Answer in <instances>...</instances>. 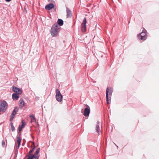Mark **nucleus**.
<instances>
[{"label":"nucleus","instance_id":"f257e3e1","mask_svg":"<svg viewBox=\"0 0 159 159\" xmlns=\"http://www.w3.org/2000/svg\"><path fill=\"white\" fill-rule=\"evenodd\" d=\"M60 31V18L57 20V23L53 25L51 28L50 33L52 37H56Z\"/></svg>","mask_w":159,"mask_h":159},{"label":"nucleus","instance_id":"f03ea898","mask_svg":"<svg viewBox=\"0 0 159 159\" xmlns=\"http://www.w3.org/2000/svg\"><path fill=\"white\" fill-rule=\"evenodd\" d=\"M113 92V89L109 87H107L106 89V98L107 103L109 104L111 101V96Z\"/></svg>","mask_w":159,"mask_h":159},{"label":"nucleus","instance_id":"7ed1b4c3","mask_svg":"<svg viewBox=\"0 0 159 159\" xmlns=\"http://www.w3.org/2000/svg\"><path fill=\"white\" fill-rule=\"evenodd\" d=\"M7 103L5 101H3L0 104V111L4 112L7 109Z\"/></svg>","mask_w":159,"mask_h":159},{"label":"nucleus","instance_id":"20e7f679","mask_svg":"<svg viewBox=\"0 0 159 159\" xmlns=\"http://www.w3.org/2000/svg\"><path fill=\"white\" fill-rule=\"evenodd\" d=\"M139 38L142 40H144L147 38V31L145 29H143L142 32L138 35Z\"/></svg>","mask_w":159,"mask_h":159},{"label":"nucleus","instance_id":"39448f33","mask_svg":"<svg viewBox=\"0 0 159 159\" xmlns=\"http://www.w3.org/2000/svg\"><path fill=\"white\" fill-rule=\"evenodd\" d=\"M86 18H85L81 25V30L82 32H85L86 30Z\"/></svg>","mask_w":159,"mask_h":159},{"label":"nucleus","instance_id":"423d86ee","mask_svg":"<svg viewBox=\"0 0 159 159\" xmlns=\"http://www.w3.org/2000/svg\"><path fill=\"white\" fill-rule=\"evenodd\" d=\"M12 90L14 92L16 93L19 94H21L22 92L20 89L15 86L13 87Z\"/></svg>","mask_w":159,"mask_h":159},{"label":"nucleus","instance_id":"0eeeda50","mask_svg":"<svg viewBox=\"0 0 159 159\" xmlns=\"http://www.w3.org/2000/svg\"><path fill=\"white\" fill-rule=\"evenodd\" d=\"M21 123H22V125H19V127H18L19 131L18 132V133L19 132H20L22 131V129L25 127V123L23 120L21 121Z\"/></svg>","mask_w":159,"mask_h":159},{"label":"nucleus","instance_id":"6e6552de","mask_svg":"<svg viewBox=\"0 0 159 159\" xmlns=\"http://www.w3.org/2000/svg\"><path fill=\"white\" fill-rule=\"evenodd\" d=\"M54 7V5L53 4L50 3L45 6V8L46 10H50L53 8Z\"/></svg>","mask_w":159,"mask_h":159},{"label":"nucleus","instance_id":"1a4fd4ad","mask_svg":"<svg viewBox=\"0 0 159 159\" xmlns=\"http://www.w3.org/2000/svg\"><path fill=\"white\" fill-rule=\"evenodd\" d=\"M90 112V110L89 108H86L84 109V115L85 116H88L89 115Z\"/></svg>","mask_w":159,"mask_h":159},{"label":"nucleus","instance_id":"9d476101","mask_svg":"<svg viewBox=\"0 0 159 159\" xmlns=\"http://www.w3.org/2000/svg\"><path fill=\"white\" fill-rule=\"evenodd\" d=\"M56 97L57 100L60 102V91L58 88L56 90Z\"/></svg>","mask_w":159,"mask_h":159},{"label":"nucleus","instance_id":"9b49d317","mask_svg":"<svg viewBox=\"0 0 159 159\" xmlns=\"http://www.w3.org/2000/svg\"><path fill=\"white\" fill-rule=\"evenodd\" d=\"M19 108L18 107H14V109L13 111L11 116L15 117L16 113L18 111Z\"/></svg>","mask_w":159,"mask_h":159},{"label":"nucleus","instance_id":"f8f14e48","mask_svg":"<svg viewBox=\"0 0 159 159\" xmlns=\"http://www.w3.org/2000/svg\"><path fill=\"white\" fill-rule=\"evenodd\" d=\"M12 98L14 100H17L19 98V94L13 93L12 95Z\"/></svg>","mask_w":159,"mask_h":159},{"label":"nucleus","instance_id":"ddd939ff","mask_svg":"<svg viewBox=\"0 0 159 159\" xmlns=\"http://www.w3.org/2000/svg\"><path fill=\"white\" fill-rule=\"evenodd\" d=\"M25 102L22 99H20L19 101V106L21 109L25 105Z\"/></svg>","mask_w":159,"mask_h":159},{"label":"nucleus","instance_id":"4468645a","mask_svg":"<svg viewBox=\"0 0 159 159\" xmlns=\"http://www.w3.org/2000/svg\"><path fill=\"white\" fill-rule=\"evenodd\" d=\"M66 11H67V15L66 16L68 18L70 17L72 15V13L71 11L68 9H66Z\"/></svg>","mask_w":159,"mask_h":159},{"label":"nucleus","instance_id":"2eb2a0df","mask_svg":"<svg viewBox=\"0 0 159 159\" xmlns=\"http://www.w3.org/2000/svg\"><path fill=\"white\" fill-rule=\"evenodd\" d=\"M96 130L97 131L98 133L99 134V131H100V129L99 127V123L98 122L96 125Z\"/></svg>","mask_w":159,"mask_h":159},{"label":"nucleus","instance_id":"dca6fc26","mask_svg":"<svg viewBox=\"0 0 159 159\" xmlns=\"http://www.w3.org/2000/svg\"><path fill=\"white\" fill-rule=\"evenodd\" d=\"M17 141L18 143H20L21 141V139L19 136H17L16 137Z\"/></svg>","mask_w":159,"mask_h":159},{"label":"nucleus","instance_id":"f3484780","mask_svg":"<svg viewBox=\"0 0 159 159\" xmlns=\"http://www.w3.org/2000/svg\"><path fill=\"white\" fill-rule=\"evenodd\" d=\"M28 157V158L27 159H33L34 158V155H32V154H30V155H27L25 156V157Z\"/></svg>","mask_w":159,"mask_h":159},{"label":"nucleus","instance_id":"a211bd4d","mask_svg":"<svg viewBox=\"0 0 159 159\" xmlns=\"http://www.w3.org/2000/svg\"><path fill=\"white\" fill-rule=\"evenodd\" d=\"M35 148V147L34 146V147L32 148V149L31 150H30V151L28 153V154H29V155H30V154H31V153H32L34 152Z\"/></svg>","mask_w":159,"mask_h":159},{"label":"nucleus","instance_id":"6ab92c4d","mask_svg":"<svg viewBox=\"0 0 159 159\" xmlns=\"http://www.w3.org/2000/svg\"><path fill=\"white\" fill-rule=\"evenodd\" d=\"M40 148H38V149L36 150L35 152V155H36L38 154L39 152Z\"/></svg>","mask_w":159,"mask_h":159},{"label":"nucleus","instance_id":"aec40b11","mask_svg":"<svg viewBox=\"0 0 159 159\" xmlns=\"http://www.w3.org/2000/svg\"><path fill=\"white\" fill-rule=\"evenodd\" d=\"M30 117L31 119L33 120H35V118L34 117V116L33 115H30Z\"/></svg>","mask_w":159,"mask_h":159},{"label":"nucleus","instance_id":"412c9836","mask_svg":"<svg viewBox=\"0 0 159 159\" xmlns=\"http://www.w3.org/2000/svg\"><path fill=\"white\" fill-rule=\"evenodd\" d=\"M32 155H34V159H39V156H36L35 154Z\"/></svg>","mask_w":159,"mask_h":159},{"label":"nucleus","instance_id":"4be33fe9","mask_svg":"<svg viewBox=\"0 0 159 159\" xmlns=\"http://www.w3.org/2000/svg\"><path fill=\"white\" fill-rule=\"evenodd\" d=\"M14 117L10 116V121H11L13 120V118Z\"/></svg>","mask_w":159,"mask_h":159},{"label":"nucleus","instance_id":"5701e85b","mask_svg":"<svg viewBox=\"0 0 159 159\" xmlns=\"http://www.w3.org/2000/svg\"><path fill=\"white\" fill-rule=\"evenodd\" d=\"M63 24V20L60 19V26L62 25Z\"/></svg>","mask_w":159,"mask_h":159},{"label":"nucleus","instance_id":"b1692460","mask_svg":"<svg viewBox=\"0 0 159 159\" xmlns=\"http://www.w3.org/2000/svg\"><path fill=\"white\" fill-rule=\"evenodd\" d=\"M5 142H4V140H2V146L3 147H4L5 145Z\"/></svg>","mask_w":159,"mask_h":159},{"label":"nucleus","instance_id":"393cba45","mask_svg":"<svg viewBox=\"0 0 159 159\" xmlns=\"http://www.w3.org/2000/svg\"><path fill=\"white\" fill-rule=\"evenodd\" d=\"M11 129L12 131H13L15 129V128L14 126L11 127Z\"/></svg>","mask_w":159,"mask_h":159},{"label":"nucleus","instance_id":"a878e982","mask_svg":"<svg viewBox=\"0 0 159 159\" xmlns=\"http://www.w3.org/2000/svg\"><path fill=\"white\" fill-rule=\"evenodd\" d=\"M20 143H18V145L16 147L17 149H18L20 147Z\"/></svg>","mask_w":159,"mask_h":159},{"label":"nucleus","instance_id":"bb28decb","mask_svg":"<svg viewBox=\"0 0 159 159\" xmlns=\"http://www.w3.org/2000/svg\"><path fill=\"white\" fill-rule=\"evenodd\" d=\"M62 100V96L60 93V102H61Z\"/></svg>","mask_w":159,"mask_h":159},{"label":"nucleus","instance_id":"cd10ccee","mask_svg":"<svg viewBox=\"0 0 159 159\" xmlns=\"http://www.w3.org/2000/svg\"><path fill=\"white\" fill-rule=\"evenodd\" d=\"M18 153V150L17 149L16 151H15V153L17 155Z\"/></svg>","mask_w":159,"mask_h":159},{"label":"nucleus","instance_id":"c85d7f7f","mask_svg":"<svg viewBox=\"0 0 159 159\" xmlns=\"http://www.w3.org/2000/svg\"><path fill=\"white\" fill-rule=\"evenodd\" d=\"M10 125L11 126V127L12 126H13V124L12 122H11L10 123Z\"/></svg>","mask_w":159,"mask_h":159},{"label":"nucleus","instance_id":"c756f323","mask_svg":"<svg viewBox=\"0 0 159 159\" xmlns=\"http://www.w3.org/2000/svg\"><path fill=\"white\" fill-rule=\"evenodd\" d=\"M7 2H10L11 0H5Z\"/></svg>","mask_w":159,"mask_h":159},{"label":"nucleus","instance_id":"7c9ffc66","mask_svg":"<svg viewBox=\"0 0 159 159\" xmlns=\"http://www.w3.org/2000/svg\"><path fill=\"white\" fill-rule=\"evenodd\" d=\"M24 144H25V143H22V146H24Z\"/></svg>","mask_w":159,"mask_h":159},{"label":"nucleus","instance_id":"2f4dec72","mask_svg":"<svg viewBox=\"0 0 159 159\" xmlns=\"http://www.w3.org/2000/svg\"><path fill=\"white\" fill-rule=\"evenodd\" d=\"M25 157H25V158H24V159H25Z\"/></svg>","mask_w":159,"mask_h":159},{"label":"nucleus","instance_id":"473e14b6","mask_svg":"<svg viewBox=\"0 0 159 159\" xmlns=\"http://www.w3.org/2000/svg\"><path fill=\"white\" fill-rule=\"evenodd\" d=\"M25 157H25V158H24V159H25Z\"/></svg>","mask_w":159,"mask_h":159},{"label":"nucleus","instance_id":"72a5a7b5","mask_svg":"<svg viewBox=\"0 0 159 159\" xmlns=\"http://www.w3.org/2000/svg\"><path fill=\"white\" fill-rule=\"evenodd\" d=\"M25 157H25V158H24V159H25Z\"/></svg>","mask_w":159,"mask_h":159},{"label":"nucleus","instance_id":"f704fd0d","mask_svg":"<svg viewBox=\"0 0 159 159\" xmlns=\"http://www.w3.org/2000/svg\"><path fill=\"white\" fill-rule=\"evenodd\" d=\"M13 159H16L14 158Z\"/></svg>","mask_w":159,"mask_h":159}]
</instances>
